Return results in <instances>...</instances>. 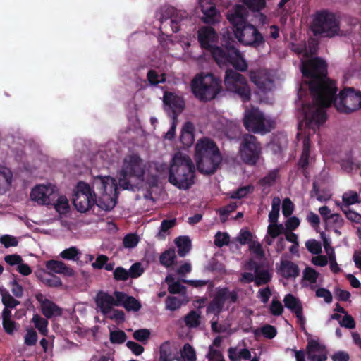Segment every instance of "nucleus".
I'll return each mask as SVG.
<instances>
[{
	"mask_svg": "<svg viewBox=\"0 0 361 361\" xmlns=\"http://www.w3.org/2000/svg\"><path fill=\"white\" fill-rule=\"evenodd\" d=\"M193 132V125L190 122L185 123L180 135V141L184 146L190 147L193 143L195 140Z\"/></svg>",
	"mask_w": 361,
	"mask_h": 361,
	"instance_id": "34",
	"label": "nucleus"
},
{
	"mask_svg": "<svg viewBox=\"0 0 361 361\" xmlns=\"http://www.w3.org/2000/svg\"><path fill=\"white\" fill-rule=\"evenodd\" d=\"M284 230V226L281 224H269L264 239L265 243L268 245H272L274 240L283 233Z\"/></svg>",
	"mask_w": 361,
	"mask_h": 361,
	"instance_id": "32",
	"label": "nucleus"
},
{
	"mask_svg": "<svg viewBox=\"0 0 361 361\" xmlns=\"http://www.w3.org/2000/svg\"><path fill=\"white\" fill-rule=\"evenodd\" d=\"M261 147L255 137L246 135L243 137L240 148L242 160L248 164H255L259 158Z\"/></svg>",
	"mask_w": 361,
	"mask_h": 361,
	"instance_id": "15",
	"label": "nucleus"
},
{
	"mask_svg": "<svg viewBox=\"0 0 361 361\" xmlns=\"http://www.w3.org/2000/svg\"><path fill=\"white\" fill-rule=\"evenodd\" d=\"M37 299L40 302L41 310L47 318L61 315L62 310L52 301L45 298L42 295H38Z\"/></svg>",
	"mask_w": 361,
	"mask_h": 361,
	"instance_id": "25",
	"label": "nucleus"
},
{
	"mask_svg": "<svg viewBox=\"0 0 361 361\" xmlns=\"http://www.w3.org/2000/svg\"><path fill=\"white\" fill-rule=\"evenodd\" d=\"M126 340V334L121 330L110 331V341L112 343H123Z\"/></svg>",
	"mask_w": 361,
	"mask_h": 361,
	"instance_id": "52",
	"label": "nucleus"
},
{
	"mask_svg": "<svg viewBox=\"0 0 361 361\" xmlns=\"http://www.w3.org/2000/svg\"><path fill=\"white\" fill-rule=\"evenodd\" d=\"M163 101L165 109L166 111L171 110L175 114L181 111L184 107V102L182 97L173 92H166Z\"/></svg>",
	"mask_w": 361,
	"mask_h": 361,
	"instance_id": "24",
	"label": "nucleus"
},
{
	"mask_svg": "<svg viewBox=\"0 0 361 361\" xmlns=\"http://www.w3.org/2000/svg\"><path fill=\"white\" fill-rule=\"evenodd\" d=\"M145 170V162L137 154L126 155L123 160L121 169L117 172L119 184L124 189H128L130 180L133 178H142Z\"/></svg>",
	"mask_w": 361,
	"mask_h": 361,
	"instance_id": "8",
	"label": "nucleus"
},
{
	"mask_svg": "<svg viewBox=\"0 0 361 361\" xmlns=\"http://www.w3.org/2000/svg\"><path fill=\"white\" fill-rule=\"evenodd\" d=\"M315 111V115H312V108L308 104L301 109L303 119L299 124L298 136L303 140V152L299 162L302 167H305L308 164L310 137L315 135L319 126L324 123L322 110L316 108Z\"/></svg>",
	"mask_w": 361,
	"mask_h": 361,
	"instance_id": "4",
	"label": "nucleus"
},
{
	"mask_svg": "<svg viewBox=\"0 0 361 361\" xmlns=\"http://www.w3.org/2000/svg\"><path fill=\"white\" fill-rule=\"evenodd\" d=\"M285 307L294 312L299 322L303 324L302 307L300 300L292 294H288L283 299Z\"/></svg>",
	"mask_w": 361,
	"mask_h": 361,
	"instance_id": "27",
	"label": "nucleus"
},
{
	"mask_svg": "<svg viewBox=\"0 0 361 361\" xmlns=\"http://www.w3.org/2000/svg\"><path fill=\"white\" fill-rule=\"evenodd\" d=\"M198 171L204 174H211L216 171L221 161L220 152L204 156L195 159Z\"/></svg>",
	"mask_w": 361,
	"mask_h": 361,
	"instance_id": "19",
	"label": "nucleus"
},
{
	"mask_svg": "<svg viewBox=\"0 0 361 361\" xmlns=\"http://www.w3.org/2000/svg\"><path fill=\"white\" fill-rule=\"evenodd\" d=\"M214 59L220 67L231 64L240 71H245L247 68V63L242 53L230 42L225 44V50L216 49L214 51Z\"/></svg>",
	"mask_w": 361,
	"mask_h": 361,
	"instance_id": "10",
	"label": "nucleus"
},
{
	"mask_svg": "<svg viewBox=\"0 0 361 361\" xmlns=\"http://www.w3.org/2000/svg\"><path fill=\"white\" fill-rule=\"evenodd\" d=\"M216 0H199V4L202 13V20L205 23L215 24L221 20L220 11L215 5Z\"/></svg>",
	"mask_w": 361,
	"mask_h": 361,
	"instance_id": "18",
	"label": "nucleus"
},
{
	"mask_svg": "<svg viewBox=\"0 0 361 361\" xmlns=\"http://www.w3.org/2000/svg\"><path fill=\"white\" fill-rule=\"evenodd\" d=\"M174 357L171 353V346L169 342H164L160 346L159 361H173Z\"/></svg>",
	"mask_w": 361,
	"mask_h": 361,
	"instance_id": "42",
	"label": "nucleus"
},
{
	"mask_svg": "<svg viewBox=\"0 0 361 361\" xmlns=\"http://www.w3.org/2000/svg\"><path fill=\"white\" fill-rule=\"evenodd\" d=\"M226 16L233 26L234 36L240 44L255 47L264 44V38L257 28L246 23L247 10L243 5H234L227 11Z\"/></svg>",
	"mask_w": 361,
	"mask_h": 361,
	"instance_id": "2",
	"label": "nucleus"
},
{
	"mask_svg": "<svg viewBox=\"0 0 361 361\" xmlns=\"http://www.w3.org/2000/svg\"><path fill=\"white\" fill-rule=\"evenodd\" d=\"M307 353L308 359L312 361H325L327 359L326 347L317 339L308 338Z\"/></svg>",
	"mask_w": 361,
	"mask_h": 361,
	"instance_id": "20",
	"label": "nucleus"
},
{
	"mask_svg": "<svg viewBox=\"0 0 361 361\" xmlns=\"http://www.w3.org/2000/svg\"><path fill=\"white\" fill-rule=\"evenodd\" d=\"M243 123L247 130L259 133H265L274 126V122L255 108L245 111Z\"/></svg>",
	"mask_w": 361,
	"mask_h": 361,
	"instance_id": "12",
	"label": "nucleus"
},
{
	"mask_svg": "<svg viewBox=\"0 0 361 361\" xmlns=\"http://www.w3.org/2000/svg\"><path fill=\"white\" fill-rule=\"evenodd\" d=\"M342 200L343 202L340 207L348 208L350 205L359 202V196L355 191L350 190L343 195Z\"/></svg>",
	"mask_w": 361,
	"mask_h": 361,
	"instance_id": "39",
	"label": "nucleus"
},
{
	"mask_svg": "<svg viewBox=\"0 0 361 361\" xmlns=\"http://www.w3.org/2000/svg\"><path fill=\"white\" fill-rule=\"evenodd\" d=\"M243 4L252 11H259L265 7V0H243Z\"/></svg>",
	"mask_w": 361,
	"mask_h": 361,
	"instance_id": "51",
	"label": "nucleus"
},
{
	"mask_svg": "<svg viewBox=\"0 0 361 361\" xmlns=\"http://www.w3.org/2000/svg\"><path fill=\"white\" fill-rule=\"evenodd\" d=\"M293 50L301 58L302 82L298 92L301 109L308 104L312 108V114L315 115L316 108H319L325 121V108L333 102L336 109L342 113H350L361 108V92L352 88H345L335 97L338 89L336 82L326 77V62L312 57L316 51L314 46L307 48L293 45Z\"/></svg>",
	"mask_w": 361,
	"mask_h": 361,
	"instance_id": "1",
	"label": "nucleus"
},
{
	"mask_svg": "<svg viewBox=\"0 0 361 361\" xmlns=\"http://www.w3.org/2000/svg\"><path fill=\"white\" fill-rule=\"evenodd\" d=\"M230 237L227 233L218 232L215 235L214 244L218 247H222L228 244Z\"/></svg>",
	"mask_w": 361,
	"mask_h": 361,
	"instance_id": "59",
	"label": "nucleus"
},
{
	"mask_svg": "<svg viewBox=\"0 0 361 361\" xmlns=\"http://www.w3.org/2000/svg\"><path fill=\"white\" fill-rule=\"evenodd\" d=\"M47 269L51 273L63 274L66 276L73 275V270L63 262L57 260H49L46 262Z\"/></svg>",
	"mask_w": 361,
	"mask_h": 361,
	"instance_id": "31",
	"label": "nucleus"
},
{
	"mask_svg": "<svg viewBox=\"0 0 361 361\" xmlns=\"http://www.w3.org/2000/svg\"><path fill=\"white\" fill-rule=\"evenodd\" d=\"M176 258L175 250L171 249L164 252L160 257V262L161 264L165 267H170L173 264Z\"/></svg>",
	"mask_w": 361,
	"mask_h": 361,
	"instance_id": "47",
	"label": "nucleus"
},
{
	"mask_svg": "<svg viewBox=\"0 0 361 361\" xmlns=\"http://www.w3.org/2000/svg\"><path fill=\"white\" fill-rule=\"evenodd\" d=\"M195 171L190 157L185 152H177L170 161L169 182L180 190H188L194 183Z\"/></svg>",
	"mask_w": 361,
	"mask_h": 361,
	"instance_id": "3",
	"label": "nucleus"
},
{
	"mask_svg": "<svg viewBox=\"0 0 361 361\" xmlns=\"http://www.w3.org/2000/svg\"><path fill=\"white\" fill-rule=\"evenodd\" d=\"M227 90L238 94L243 101L248 100L250 90L245 78L233 70H227L224 78Z\"/></svg>",
	"mask_w": 361,
	"mask_h": 361,
	"instance_id": "13",
	"label": "nucleus"
},
{
	"mask_svg": "<svg viewBox=\"0 0 361 361\" xmlns=\"http://www.w3.org/2000/svg\"><path fill=\"white\" fill-rule=\"evenodd\" d=\"M140 241V238L135 234H128L123 238V243L126 248H134Z\"/></svg>",
	"mask_w": 361,
	"mask_h": 361,
	"instance_id": "54",
	"label": "nucleus"
},
{
	"mask_svg": "<svg viewBox=\"0 0 361 361\" xmlns=\"http://www.w3.org/2000/svg\"><path fill=\"white\" fill-rule=\"evenodd\" d=\"M32 322L34 323L35 327L39 330V331L43 334L46 335L47 333V324L48 322L44 319L40 317L37 314H35L32 317Z\"/></svg>",
	"mask_w": 361,
	"mask_h": 361,
	"instance_id": "49",
	"label": "nucleus"
},
{
	"mask_svg": "<svg viewBox=\"0 0 361 361\" xmlns=\"http://www.w3.org/2000/svg\"><path fill=\"white\" fill-rule=\"evenodd\" d=\"M198 41L201 47L209 50L214 56V51L216 49H221L216 46L218 42V34L214 28L204 26L201 27L197 32Z\"/></svg>",
	"mask_w": 361,
	"mask_h": 361,
	"instance_id": "17",
	"label": "nucleus"
},
{
	"mask_svg": "<svg viewBox=\"0 0 361 361\" xmlns=\"http://www.w3.org/2000/svg\"><path fill=\"white\" fill-rule=\"evenodd\" d=\"M95 303L97 310L103 314H108L114 306H119L115 293L111 295L103 291L99 292L95 297Z\"/></svg>",
	"mask_w": 361,
	"mask_h": 361,
	"instance_id": "21",
	"label": "nucleus"
},
{
	"mask_svg": "<svg viewBox=\"0 0 361 361\" xmlns=\"http://www.w3.org/2000/svg\"><path fill=\"white\" fill-rule=\"evenodd\" d=\"M147 78L152 85H156L165 81L164 75L159 74L155 71H149L147 74Z\"/></svg>",
	"mask_w": 361,
	"mask_h": 361,
	"instance_id": "56",
	"label": "nucleus"
},
{
	"mask_svg": "<svg viewBox=\"0 0 361 361\" xmlns=\"http://www.w3.org/2000/svg\"><path fill=\"white\" fill-rule=\"evenodd\" d=\"M165 281L169 285V291L171 293L176 294L181 293L184 288V286H183L179 281H175L171 275L167 276Z\"/></svg>",
	"mask_w": 361,
	"mask_h": 361,
	"instance_id": "43",
	"label": "nucleus"
},
{
	"mask_svg": "<svg viewBox=\"0 0 361 361\" xmlns=\"http://www.w3.org/2000/svg\"><path fill=\"white\" fill-rule=\"evenodd\" d=\"M178 361H196L195 349L188 343L185 344L181 350V357Z\"/></svg>",
	"mask_w": 361,
	"mask_h": 361,
	"instance_id": "40",
	"label": "nucleus"
},
{
	"mask_svg": "<svg viewBox=\"0 0 361 361\" xmlns=\"http://www.w3.org/2000/svg\"><path fill=\"white\" fill-rule=\"evenodd\" d=\"M343 212L345 214L348 219L354 223H361V215L354 211L350 210L349 208L341 207Z\"/></svg>",
	"mask_w": 361,
	"mask_h": 361,
	"instance_id": "60",
	"label": "nucleus"
},
{
	"mask_svg": "<svg viewBox=\"0 0 361 361\" xmlns=\"http://www.w3.org/2000/svg\"><path fill=\"white\" fill-rule=\"evenodd\" d=\"M92 188L97 196V206L102 210L112 209L117 202V183L109 176H98L94 178Z\"/></svg>",
	"mask_w": 361,
	"mask_h": 361,
	"instance_id": "5",
	"label": "nucleus"
},
{
	"mask_svg": "<svg viewBox=\"0 0 361 361\" xmlns=\"http://www.w3.org/2000/svg\"><path fill=\"white\" fill-rule=\"evenodd\" d=\"M250 250L257 257H264V251L262 250L261 244L255 239L249 244Z\"/></svg>",
	"mask_w": 361,
	"mask_h": 361,
	"instance_id": "61",
	"label": "nucleus"
},
{
	"mask_svg": "<svg viewBox=\"0 0 361 361\" xmlns=\"http://www.w3.org/2000/svg\"><path fill=\"white\" fill-rule=\"evenodd\" d=\"M246 270L253 271L255 274V283L257 286L265 284L271 279V274L268 270H259L252 260L244 265Z\"/></svg>",
	"mask_w": 361,
	"mask_h": 361,
	"instance_id": "29",
	"label": "nucleus"
},
{
	"mask_svg": "<svg viewBox=\"0 0 361 361\" xmlns=\"http://www.w3.org/2000/svg\"><path fill=\"white\" fill-rule=\"evenodd\" d=\"M237 293L235 291H230L226 288H219L207 307V314L214 315L212 319V329L216 332H230L229 327L222 326L217 322L218 315L228 305L237 300Z\"/></svg>",
	"mask_w": 361,
	"mask_h": 361,
	"instance_id": "6",
	"label": "nucleus"
},
{
	"mask_svg": "<svg viewBox=\"0 0 361 361\" xmlns=\"http://www.w3.org/2000/svg\"><path fill=\"white\" fill-rule=\"evenodd\" d=\"M339 324L341 326L347 329H354L355 326V322L353 318L348 313H345V314L343 315V317L341 320H340Z\"/></svg>",
	"mask_w": 361,
	"mask_h": 361,
	"instance_id": "64",
	"label": "nucleus"
},
{
	"mask_svg": "<svg viewBox=\"0 0 361 361\" xmlns=\"http://www.w3.org/2000/svg\"><path fill=\"white\" fill-rule=\"evenodd\" d=\"M175 243L178 249V255L184 257L190 250L191 243L188 237H178L176 239Z\"/></svg>",
	"mask_w": 361,
	"mask_h": 361,
	"instance_id": "38",
	"label": "nucleus"
},
{
	"mask_svg": "<svg viewBox=\"0 0 361 361\" xmlns=\"http://www.w3.org/2000/svg\"><path fill=\"white\" fill-rule=\"evenodd\" d=\"M218 152H220L214 141L207 137H204L198 140L195 144L194 159H197Z\"/></svg>",
	"mask_w": 361,
	"mask_h": 361,
	"instance_id": "22",
	"label": "nucleus"
},
{
	"mask_svg": "<svg viewBox=\"0 0 361 361\" xmlns=\"http://www.w3.org/2000/svg\"><path fill=\"white\" fill-rule=\"evenodd\" d=\"M321 237L323 240V246L327 256L336 255L334 248L331 245V240L327 238L324 233H321Z\"/></svg>",
	"mask_w": 361,
	"mask_h": 361,
	"instance_id": "63",
	"label": "nucleus"
},
{
	"mask_svg": "<svg viewBox=\"0 0 361 361\" xmlns=\"http://www.w3.org/2000/svg\"><path fill=\"white\" fill-rule=\"evenodd\" d=\"M80 252L75 247H71L64 250L60 253V257L68 260H78L79 259Z\"/></svg>",
	"mask_w": 361,
	"mask_h": 361,
	"instance_id": "48",
	"label": "nucleus"
},
{
	"mask_svg": "<svg viewBox=\"0 0 361 361\" xmlns=\"http://www.w3.org/2000/svg\"><path fill=\"white\" fill-rule=\"evenodd\" d=\"M2 323L4 331L8 334H13L17 329L16 323L11 319V311L7 308L2 312Z\"/></svg>",
	"mask_w": 361,
	"mask_h": 361,
	"instance_id": "35",
	"label": "nucleus"
},
{
	"mask_svg": "<svg viewBox=\"0 0 361 361\" xmlns=\"http://www.w3.org/2000/svg\"><path fill=\"white\" fill-rule=\"evenodd\" d=\"M303 283L305 286H312L316 283L319 277V274L312 267H306L302 273Z\"/></svg>",
	"mask_w": 361,
	"mask_h": 361,
	"instance_id": "36",
	"label": "nucleus"
},
{
	"mask_svg": "<svg viewBox=\"0 0 361 361\" xmlns=\"http://www.w3.org/2000/svg\"><path fill=\"white\" fill-rule=\"evenodd\" d=\"M115 296L118 298L119 306H123L127 311L137 312L141 308L140 302L133 297L118 291L115 292Z\"/></svg>",
	"mask_w": 361,
	"mask_h": 361,
	"instance_id": "28",
	"label": "nucleus"
},
{
	"mask_svg": "<svg viewBox=\"0 0 361 361\" xmlns=\"http://www.w3.org/2000/svg\"><path fill=\"white\" fill-rule=\"evenodd\" d=\"M0 243L6 247H16L18 244V239L11 235H3L0 236Z\"/></svg>",
	"mask_w": 361,
	"mask_h": 361,
	"instance_id": "53",
	"label": "nucleus"
},
{
	"mask_svg": "<svg viewBox=\"0 0 361 361\" xmlns=\"http://www.w3.org/2000/svg\"><path fill=\"white\" fill-rule=\"evenodd\" d=\"M42 281L51 287H59L61 286L62 283L61 279L50 273L44 274L43 276L41 277Z\"/></svg>",
	"mask_w": 361,
	"mask_h": 361,
	"instance_id": "44",
	"label": "nucleus"
},
{
	"mask_svg": "<svg viewBox=\"0 0 361 361\" xmlns=\"http://www.w3.org/2000/svg\"><path fill=\"white\" fill-rule=\"evenodd\" d=\"M249 78L260 92L270 91L274 87V75L269 70L262 68L251 69L249 71Z\"/></svg>",
	"mask_w": 361,
	"mask_h": 361,
	"instance_id": "16",
	"label": "nucleus"
},
{
	"mask_svg": "<svg viewBox=\"0 0 361 361\" xmlns=\"http://www.w3.org/2000/svg\"><path fill=\"white\" fill-rule=\"evenodd\" d=\"M107 318L114 320L117 323H121L125 320L124 313L118 310L111 309L109 312L104 314Z\"/></svg>",
	"mask_w": 361,
	"mask_h": 361,
	"instance_id": "57",
	"label": "nucleus"
},
{
	"mask_svg": "<svg viewBox=\"0 0 361 361\" xmlns=\"http://www.w3.org/2000/svg\"><path fill=\"white\" fill-rule=\"evenodd\" d=\"M277 273L286 279H295L299 275V268L296 264L283 256L278 266Z\"/></svg>",
	"mask_w": 361,
	"mask_h": 361,
	"instance_id": "23",
	"label": "nucleus"
},
{
	"mask_svg": "<svg viewBox=\"0 0 361 361\" xmlns=\"http://www.w3.org/2000/svg\"><path fill=\"white\" fill-rule=\"evenodd\" d=\"M73 202L78 212H86L95 204L97 205V196L92 187L80 181L75 188Z\"/></svg>",
	"mask_w": 361,
	"mask_h": 361,
	"instance_id": "11",
	"label": "nucleus"
},
{
	"mask_svg": "<svg viewBox=\"0 0 361 361\" xmlns=\"http://www.w3.org/2000/svg\"><path fill=\"white\" fill-rule=\"evenodd\" d=\"M169 18V24L173 32H178L181 25V22L186 17L185 11H176L173 8H166L161 11Z\"/></svg>",
	"mask_w": 361,
	"mask_h": 361,
	"instance_id": "26",
	"label": "nucleus"
},
{
	"mask_svg": "<svg viewBox=\"0 0 361 361\" xmlns=\"http://www.w3.org/2000/svg\"><path fill=\"white\" fill-rule=\"evenodd\" d=\"M311 30L315 35L322 37H334L343 34L336 16L327 11H321L314 15Z\"/></svg>",
	"mask_w": 361,
	"mask_h": 361,
	"instance_id": "9",
	"label": "nucleus"
},
{
	"mask_svg": "<svg viewBox=\"0 0 361 361\" xmlns=\"http://www.w3.org/2000/svg\"><path fill=\"white\" fill-rule=\"evenodd\" d=\"M182 304L183 302L176 297H169L166 300V307L171 311L179 309Z\"/></svg>",
	"mask_w": 361,
	"mask_h": 361,
	"instance_id": "58",
	"label": "nucleus"
},
{
	"mask_svg": "<svg viewBox=\"0 0 361 361\" xmlns=\"http://www.w3.org/2000/svg\"><path fill=\"white\" fill-rule=\"evenodd\" d=\"M1 295V300L3 304L5 305V308L9 310V308H13L18 305V302L4 288L0 289Z\"/></svg>",
	"mask_w": 361,
	"mask_h": 361,
	"instance_id": "41",
	"label": "nucleus"
},
{
	"mask_svg": "<svg viewBox=\"0 0 361 361\" xmlns=\"http://www.w3.org/2000/svg\"><path fill=\"white\" fill-rule=\"evenodd\" d=\"M56 197V199L53 203L56 212L60 215L68 214L71 209L68 198L65 195L59 194V192Z\"/></svg>",
	"mask_w": 361,
	"mask_h": 361,
	"instance_id": "33",
	"label": "nucleus"
},
{
	"mask_svg": "<svg viewBox=\"0 0 361 361\" xmlns=\"http://www.w3.org/2000/svg\"><path fill=\"white\" fill-rule=\"evenodd\" d=\"M185 322L189 327H196L200 324V314L195 311L190 312L185 318Z\"/></svg>",
	"mask_w": 361,
	"mask_h": 361,
	"instance_id": "50",
	"label": "nucleus"
},
{
	"mask_svg": "<svg viewBox=\"0 0 361 361\" xmlns=\"http://www.w3.org/2000/svg\"><path fill=\"white\" fill-rule=\"evenodd\" d=\"M191 88L195 96L199 99L211 100L220 92L221 80L212 74L202 73L193 78Z\"/></svg>",
	"mask_w": 361,
	"mask_h": 361,
	"instance_id": "7",
	"label": "nucleus"
},
{
	"mask_svg": "<svg viewBox=\"0 0 361 361\" xmlns=\"http://www.w3.org/2000/svg\"><path fill=\"white\" fill-rule=\"evenodd\" d=\"M5 262L11 267H17L23 260L22 257L17 255H8L4 257Z\"/></svg>",
	"mask_w": 361,
	"mask_h": 361,
	"instance_id": "62",
	"label": "nucleus"
},
{
	"mask_svg": "<svg viewBox=\"0 0 361 361\" xmlns=\"http://www.w3.org/2000/svg\"><path fill=\"white\" fill-rule=\"evenodd\" d=\"M254 240L252 234L246 228L241 229L235 240L240 245L250 244Z\"/></svg>",
	"mask_w": 361,
	"mask_h": 361,
	"instance_id": "46",
	"label": "nucleus"
},
{
	"mask_svg": "<svg viewBox=\"0 0 361 361\" xmlns=\"http://www.w3.org/2000/svg\"><path fill=\"white\" fill-rule=\"evenodd\" d=\"M229 357L232 361H240L241 360H248L251 357L250 352L245 348H231L229 350Z\"/></svg>",
	"mask_w": 361,
	"mask_h": 361,
	"instance_id": "37",
	"label": "nucleus"
},
{
	"mask_svg": "<svg viewBox=\"0 0 361 361\" xmlns=\"http://www.w3.org/2000/svg\"><path fill=\"white\" fill-rule=\"evenodd\" d=\"M59 188L54 183L47 182L35 185L30 193V200L38 205L48 206L52 204Z\"/></svg>",
	"mask_w": 361,
	"mask_h": 361,
	"instance_id": "14",
	"label": "nucleus"
},
{
	"mask_svg": "<svg viewBox=\"0 0 361 361\" xmlns=\"http://www.w3.org/2000/svg\"><path fill=\"white\" fill-rule=\"evenodd\" d=\"M12 182L11 170L5 166L0 165V195H4L11 190Z\"/></svg>",
	"mask_w": 361,
	"mask_h": 361,
	"instance_id": "30",
	"label": "nucleus"
},
{
	"mask_svg": "<svg viewBox=\"0 0 361 361\" xmlns=\"http://www.w3.org/2000/svg\"><path fill=\"white\" fill-rule=\"evenodd\" d=\"M305 246L308 251L314 255H319L322 252L321 243L316 240H309L305 243Z\"/></svg>",
	"mask_w": 361,
	"mask_h": 361,
	"instance_id": "55",
	"label": "nucleus"
},
{
	"mask_svg": "<svg viewBox=\"0 0 361 361\" xmlns=\"http://www.w3.org/2000/svg\"><path fill=\"white\" fill-rule=\"evenodd\" d=\"M151 335V332L147 329H140L136 330L133 332V338L143 344L147 343L149 337Z\"/></svg>",
	"mask_w": 361,
	"mask_h": 361,
	"instance_id": "45",
	"label": "nucleus"
}]
</instances>
